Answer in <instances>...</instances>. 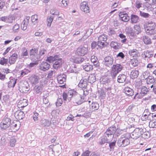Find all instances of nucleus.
I'll use <instances>...</instances> for the list:
<instances>
[{
    "mask_svg": "<svg viewBox=\"0 0 156 156\" xmlns=\"http://www.w3.org/2000/svg\"><path fill=\"white\" fill-rule=\"evenodd\" d=\"M92 108L94 110H97L99 107L97 103H93L91 105Z\"/></svg>",
    "mask_w": 156,
    "mask_h": 156,
    "instance_id": "nucleus-63",
    "label": "nucleus"
},
{
    "mask_svg": "<svg viewBox=\"0 0 156 156\" xmlns=\"http://www.w3.org/2000/svg\"><path fill=\"white\" fill-rule=\"evenodd\" d=\"M58 58V57L57 55L55 56L54 57L51 56L47 58V60L49 62H51L53 61H55V60H56V58Z\"/></svg>",
    "mask_w": 156,
    "mask_h": 156,
    "instance_id": "nucleus-50",
    "label": "nucleus"
},
{
    "mask_svg": "<svg viewBox=\"0 0 156 156\" xmlns=\"http://www.w3.org/2000/svg\"><path fill=\"white\" fill-rule=\"evenodd\" d=\"M17 57L18 56L16 54H13L9 58V62L10 65L14 64Z\"/></svg>",
    "mask_w": 156,
    "mask_h": 156,
    "instance_id": "nucleus-20",
    "label": "nucleus"
},
{
    "mask_svg": "<svg viewBox=\"0 0 156 156\" xmlns=\"http://www.w3.org/2000/svg\"><path fill=\"white\" fill-rule=\"evenodd\" d=\"M87 82L86 80H81L78 84L79 87L82 88L83 89H86L87 86Z\"/></svg>",
    "mask_w": 156,
    "mask_h": 156,
    "instance_id": "nucleus-27",
    "label": "nucleus"
},
{
    "mask_svg": "<svg viewBox=\"0 0 156 156\" xmlns=\"http://www.w3.org/2000/svg\"><path fill=\"white\" fill-rule=\"evenodd\" d=\"M143 41L146 44H150L151 43V40L150 38L146 36H144L143 38Z\"/></svg>",
    "mask_w": 156,
    "mask_h": 156,
    "instance_id": "nucleus-46",
    "label": "nucleus"
},
{
    "mask_svg": "<svg viewBox=\"0 0 156 156\" xmlns=\"http://www.w3.org/2000/svg\"><path fill=\"white\" fill-rule=\"evenodd\" d=\"M96 80V77L95 74H91L88 77V81L91 83H92L95 82Z\"/></svg>",
    "mask_w": 156,
    "mask_h": 156,
    "instance_id": "nucleus-33",
    "label": "nucleus"
},
{
    "mask_svg": "<svg viewBox=\"0 0 156 156\" xmlns=\"http://www.w3.org/2000/svg\"><path fill=\"white\" fill-rule=\"evenodd\" d=\"M38 50L37 49H32L30 51V55L32 60L33 61L39 60L41 57L37 55Z\"/></svg>",
    "mask_w": 156,
    "mask_h": 156,
    "instance_id": "nucleus-6",
    "label": "nucleus"
},
{
    "mask_svg": "<svg viewBox=\"0 0 156 156\" xmlns=\"http://www.w3.org/2000/svg\"><path fill=\"white\" fill-rule=\"evenodd\" d=\"M16 140L13 137H12L10 139L9 143L11 147H14L15 146L16 143Z\"/></svg>",
    "mask_w": 156,
    "mask_h": 156,
    "instance_id": "nucleus-49",
    "label": "nucleus"
},
{
    "mask_svg": "<svg viewBox=\"0 0 156 156\" xmlns=\"http://www.w3.org/2000/svg\"><path fill=\"white\" fill-rule=\"evenodd\" d=\"M130 143V140L128 138L122 136L119 139L117 144L119 147H123L128 145Z\"/></svg>",
    "mask_w": 156,
    "mask_h": 156,
    "instance_id": "nucleus-4",
    "label": "nucleus"
},
{
    "mask_svg": "<svg viewBox=\"0 0 156 156\" xmlns=\"http://www.w3.org/2000/svg\"><path fill=\"white\" fill-rule=\"evenodd\" d=\"M130 20L132 23H136L139 21V18L138 16L135 15H131L130 16Z\"/></svg>",
    "mask_w": 156,
    "mask_h": 156,
    "instance_id": "nucleus-29",
    "label": "nucleus"
},
{
    "mask_svg": "<svg viewBox=\"0 0 156 156\" xmlns=\"http://www.w3.org/2000/svg\"><path fill=\"white\" fill-rule=\"evenodd\" d=\"M135 129L139 130L138 132L139 133V135L141 136L142 134L144 133V132L146 130V129L143 126L136 128Z\"/></svg>",
    "mask_w": 156,
    "mask_h": 156,
    "instance_id": "nucleus-40",
    "label": "nucleus"
},
{
    "mask_svg": "<svg viewBox=\"0 0 156 156\" xmlns=\"http://www.w3.org/2000/svg\"><path fill=\"white\" fill-rule=\"evenodd\" d=\"M55 73V70H51L49 71L47 76V78L50 79L52 77L53 75Z\"/></svg>",
    "mask_w": 156,
    "mask_h": 156,
    "instance_id": "nucleus-60",
    "label": "nucleus"
},
{
    "mask_svg": "<svg viewBox=\"0 0 156 156\" xmlns=\"http://www.w3.org/2000/svg\"><path fill=\"white\" fill-rule=\"evenodd\" d=\"M8 61V59H5L4 58H2L1 59L0 64L2 65H3L5 64H6Z\"/></svg>",
    "mask_w": 156,
    "mask_h": 156,
    "instance_id": "nucleus-57",
    "label": "nucleus"
},
{
    "mask_svg": "<svg viewBox=\"0 0 156 156\" xmlns=\"http://www.w3.org/2000/svg\"><path fill=\"white\" fill-rule=\"evenodd\" d=\"M28 105V102L27 100L23 99L20 100L18 104V106L19 108H22Z\"/></svg>",
    "mask_w": 156,
    "mask_h": 156,
    "instance_id": "nucleus-21",
    "label": "nucleus"
},
{
    "mask_svg": "<svg viewBox=\"0 0 156 156\" xmlns=\"http://www.w3.org/2000/svg\"><path fill=\"white\" fill-rule=\"evenodd\" d=\"M17 79L13 78L10 79V80L7 83L8 84V87L9 88L13 87L16 82Z\"/></svg>",
    "mask_w": 156,
    "mask_h": 156,
    "instance_id": "nucleus-28",
    "label": "nucleus"
},
{
    "mask_svg": "<svg viewBox=\"0 0 156 156\" xmlns=\"http://www.w3.org/2000/svg\"><path fill=\"white\" fill-rule=\"evenodd\" d=\"M20 123L18 121H14L11 124V129H13V130H18L20 128Z\"/></svg>",
    "mask_w": 156,
    "mask_h": 156,
    "instance_id": "nucleus-17",
    "label": "nucleus"
},
{
    "mask_svg": "<svg viewBox=\"0 0 156 156\" xmlns=\"http://www.w3.org/2000/svg\"><path fill=\"white\" fill-rule=\"evenodd\" d=\"M41 125L44 127H47L51 124V122L49 120L45 119H41L40 122Z\"/></svg>",
    "mask_w": 156,
    "mask_h": 156,
    "instance_id": "nucleus-24",
    "label": "nucleus"
},
{
    "mask_svg": "<svg viewBox=\"0 0 156 156\" xmlns=\"http://www.w3.org/2000/svg\"><path fill=\"white\" fill-rule=\"evenodd\" d=\"M111 47L115 49H118L119 48V46L118 45V43L116 42L112 41L110 44Z\"/></svg>",
    "mask_w": 156,
    "mask_h": 156,
    "instance_id": "nucleus-43",
    "label": "nucleus"
},
{
    "mask_svg": "<svg viewBox=\"0 0 156 156\" xmlns=\"http://www.w3.org/2000/svg\"><path fill=\"white\" fill-rule=\"evenodd\" d=\"M139 75V71L136 70H133L130 73V77L132 79L136 78Z\"/></svg>",
    "mask_w": 156,
    "mask_h": 156,
    "instance_id": "nucleus-35",
    "label": "nucleus"
},
{
    "mask_svg": "<svg viewBox=\"0 0 156 156\" xmlns=\"http://www.w3.org/2000/svg\"><path fill=\"white\" fill-rule=\"evenodd\" d=\"M119 15L120 17V19L123 21L127 22L128 21L129 19V16H128L127 14L126 13H124L123 12H120Z\"/></svg>",
    "mask_w": 156,
    "mask_h": 156,
    "instance_id": "nucleus-13",
    "label": "nucleus"
},
{
    "mask_svg": "<svg viewBox=\"0 0 156 156\" xmlns=\"http://www.w3.org/2000/svg\"><path fill=\"white\" fill-rule=\"evenodd\" d=\"M29 85L28 84L27 82H25L23 83L20 85V91H22L23 93H26L27 91H28L29 90Z\"/></svg>",
    "mask_w": 156,
    "mask_h": 156,
    "instance_id": "nucleus-12",
    "label": "nucleus"
},
{
    "mask_svg": "<svg viewBox=\"0 0 156 156\" xmlns=\"http://www.w3.org/2000/svg\"><path fill=\"white\" fill-rule=\"evenodd\" d=\"M148 92L147 89L144 86H143L141 89L140 94L142 96H144Z\"/></svg>",
    "mask_w": 156,
    "mask_h": 156,
    "instance_id": "nucleus-37",
    "label": "nucleus"
},
{
    "mask_svg": "<svg viewBox=\"0 0 156 156\" xmlns=\"http://www.w3.org/2000/svg\"><path fill=\"white\" fill-rule=\"evenodd\" d=\"M87 48L84 47H80L77 49L76 54L78 55L83 56L87 54Z\"/></svg>",
    "mask_w": 156,
    "mask_h": 156,
    "instance_id": "nucleus-8",
    "label": "nucleus"
},
{
    "mask_svg": "<svg viewBox=\"0 0 156 156\" xmlns=\"http://www.w3.org/2000/svg\"><path fill=\"white\" fill-rule=\"evenodd\" d=\"M110 139L108 138L106 136H105L103 138H102L100 142V144L101 145L107 142Z\"/></svg>",
    "mask_w": 156,
    "mask_h": 156,
    "instance_id": "nucleus-47",
    "label": "nucleus"
},
{
    "mask_svg": "<svg viewBox=\"0 0 156 156\" xmlns=\"http://www.w3.org/2000/svg\"><path fill=\"white\" fill-rule=\"evenodd\" d=\"M149 126L150 127L156 128V120L150 121L149 123Z\"/></svg>",
    "mask_w": 156,
    "mask_h": 156,
    "instance_id": "nucleus-52",
    "label": "nucleus"
},
{
    "mask_svg": "<svg viewBox=\"0 0 156 156\" xmlns=\"http://www.w3.org/2000/svg\"><path fill=\"white\" fill-rule=\"evenodd\" d=\"M98 46L101 48L104 47L106 45H105V42L107 39V36L105 34H103L98 37Z\"/></svg>",
    "mask_w": 156,
    "mask_h": 156,
    "instance_id": "nucleus-5",
    "label": "nucleus"
},
{
    "mask_svg": "<svg viewBox=\"0 0 156 156\" xmlns=\"http://www.w3.org/2000/svg\"><path fill=\"white\" fill-rule=\"evenodd\" d=\"M57 80L59 83L63 84L66 81V75L64 74H61L57 77Z\"/></svg>",
    "mask_w": 156,
    "mask_h": 156,
    "instance_id": "nucleus-19",
    "label": "nucleus"
},
{
    "mask_svg": "<svg viewBox=\"0 0 156 156\" xmlns=\"http://www.w3.org/2000/svg\"><path fill=\"white\" fill-rule=\"evenodd\" d=\"M126 79V76L124 74H121L118 77L117 81L119 83H123L125 81Z\"/></svg>",
    "mask_w": 156,
    "mask_h": 156,
    "instance_id": "nucleus-34",
    "label": "nucleus"
},
{
    "mask_svg": "<svg viewBox=\"0 0 156 156\" xmlns=\"http://www.w3.org/2000/svg\"><path fill=\"white\" fill-rule=\"evenodd\" d=\"M31 21L34 25H36L37 23L38 17L36 15L32 16L31 17Z\"/></svg>",
    "mask_w": 156,
    "mask_h": 156,
    "instance_id": "nucleus-39",
    "label": "nucleus"
},
{
    "mask_svg": "<svg viewBox=\"0 0 156 156\" xmlns=\"http://www.w3.org/2000/svg\"><path fill=\"white\" fill-rule=\"evenodd\" d=\"M20 26L18 24H16L13 27V30L14 32H17V30H18L19 29Z\"/></svg>",
    "mask_w": 156,
    "mask_h": 156,
    "instance_id": "nucleus-61",
    "label": "nucleus"
},
{
    "mask_svg": "<svg viewBox=\"0 0 156 156\" xmlns=\"http://www.w3.org/2000/svg\"><path fill=\"white\" fill-rule=\"evenodd\" d=\"M62 103V99L61 98H58L56 103V105L57 106H60Z\"/></svg>",
    "mask_w": 156,
    "mask_h": 156,
    "instance_id": "nucleus-55",
    "label": "nucleus"
},
{
    "mask_svg": "<svg viewBox=\"0 0 156 156\" xmlns=\"http://www.w3.org/2000/svg\"><path fill=\"white\" fill-rule=\"evenodd\" d=\"M144 26L146 32L149 35L154 34L156 33V25L152 21L146 22Z\"/></svg>",
    "mask_w": 156,
    "mask_h": 156,
    "instance_id": "nucleus-1",
    "label": "nucleus"
},
{
    "mask_svg": "<svg viewBox=\"0 0 156 156\" xmlns=\"http://www.w3.org/2000/svg\"><path fill=\"white\" fill-rule=\"evenodd\" d=\"M84 60V58L82 57H78L76 58L75 62L79 63L83 62Z\"/></svg>",
    "mask_w": 156,
    "mask_h": 156,
    "instance_id": "nucleus-59",
    "label": "nucleus"
},
{
    "mask_svg": "<svg viewBox=\"0 0 156 156\" xmlns=\"http://www.w3.org/2000/svg\"><path fill=\"white\" fill-rule=\"evenodd\" d=\"M50 65L46 62H43L40 65L39 69L40 70L45 71L48 70L50 67Z\"/></svg>",
    "mask_w": 156,
    "mask_h": 156,
    "instance_id": "nucleus-16",
    "label": "nucleus"
},
{
    "mask_svg": "<svg viewBox=\"0 0 156 156\" xmlns=\"http://www.w3.org/2000/svg\"><path fill=\"white\" fill-rule=\"evenodd\" d=\"M62 60L61 58H56V60L55 61V62L53 65V67L54 69H57L62 64Z\"/></svg>",
    "mask_w": 156,
    "mask_h": 156,
    "instance_id": "nucleus-25",
    "label": "nucleus"
},
{
    "mask_svg": "<svg viewBox=\"0 0 156 156\" xmlns=\"http://www.w3.org/2000/svg\"><path fill=\"white\" fill-rule=\"evenodd\" d=\"M116 128L115 126H112L108 129L105 132V135L111 139L113 137V134L115 133Z\"/></svg>",
    "mask_w": 156,
    "mask_h": 156,
    "instance_id": "nucleus-9",
    "label": "nucleus"
},
{
    "mask_svg": "<svg viewBox=\"0 0 156 156\" xmlns=\"http://www.w3.org/2000/svg\"><path fill=\"white\" fill-rule=\"evenodd\" d=\"M97 57L94 55H92L91 57V61L92 62L95 63L97 62Z\"/></svg>",
    "mask_w": 156,
    "mask_h": 156,
    "instance_id": "nucleus-64",
    "label": "nucleus"
},
{
    "mask_svg": "<svg viewBox=\"0 0 156 156\" xmlns=\"http://www.w3.org/2000/svg\"><path fill=\"white\" fill-rule=\"evenodd\" d=\"M155 82V79L152 76H151L149 77L147 80V83L148 84L152 83Z\"/></svg>",
    "mask_w": 156,
    "mask_h": 156,
    "instance_id": "nucleus-51",
    "label": "nucleus"
},
{
    "mask_svg": "<svg viewBox=\"0 0 156 156\" xmlns=\"http://www.w3.org/2000/svg\"><path fill=\"white\" fill-rule=\"evenodd\" d=\"M150 136V133L148 131H146V130L142 134L141 137L143 138H148Z\"/></svg>",
    "mask_w": 156,
    "mask_h": 156,
    "instance_id": "nucleus-44",
    "label": "nucleus"
},
{
    "mask_svg": "<svg viewBox=\"0 0 156 156\" xmlns=\"http://www.w3.org/2000/svg\"><path fill=\"white\" fill-rule=\"evenodd\" d=\"M11 120L9 118H4L2 120L0 124V126L2 129H4L8 128L11 124Z\"/></svg>",
    "mask_w": 156,
    "mask_h": 156,
    "instance_id": "nucleus-7",
    "label": "nucleus"
},
{
    "mask_svg": "<svg viewBox=\"0 0 156 156\" xmlns=\"http://www.w3.org/2000/svg\"><path fill=\"white\" fill-rule=\"evenodd\" d=\"M153 55V53L151 51H146L144 52L143 57L144 58H150Z\"/></svg>",
    "mask_w": 156,
    "mask_h": 156,
    "instance_id": "nucleus-30",
    "label": "nucleus"
},
{
    "mask_svg": "<svg viewBox=\"0 0 156 156\" xmlns=\"http://www.w3.org/2000/svg\"><path fill=\"white\" fill-rule=\"evenodd\" d=\"M50 13L53 15H58L59 14V12L56 9H51L50 10Z\"/></svg>",
    "mask_w": 156,
    "mask_h": 156,
    "instance_id": "nucleus-48",
    "label": "nucleus"
},
{
    "mask_svg": "<svg viewBox=\"0 0 156 156\" xmlns=\"http://www.w3.org/2000/svg\"><path fill=\"white\" fill-rule=\"evenodd\" d=\"M98 94L100 97H101L102 98H104L105 96V93L103 90H101L98 91Z\"/></svg>",
    "mask_w": 156,
    "mask_h": 156,
    "instance_id": "nucleus-53",
    "label": "nucleus"
},
{
    "mask_svg": "<svg viewBox=\"0 0 156 156\" xmlns=\"http://www.w3.org/2000/svg\"><path fill=\"white\" fill-rule=\"evenodd\" d=\"M123 67L122 64H117L113 65L112 68L111 74L113 79L115 78L117 74L123 69Z\"/></svg>",
    "mask_w": 156,
    "mask_h": 156,
    "instance_id": "nucleus-2",
    "label": "nucleus"
},
{
    "mask_svg": "<svg viewBox=\"0 0 156 156\" xmlns=\"http://www.w3.org/2000/svg\"><path fill=\"white\" fill-rule=\"evenodd\" d=\"M101 82L105 85H109L110 84V79L107 77H104L102 78Z\"/></svg>",
    "mask_w": 156,
    "mask_h": 156,
    "instance_id": "nucleus-31",
    "label": "nucleus"
},
{
    "mask_svg": "<svg viewBox=\"0 0 156 156\" xmlns=\"http://www.w3.org/2000/svg\"><path fill=\"white\" fill-rule=\"evenodd\" d=\"M15 116L18 120L22 119L24 117V114L23 111H20L16 112L15 114Z\"/></svg>",
    "mask_w": 156,
    "mask_h": 156,
    "instance_id": "nucleus-26",
    "label": "nucleus"
},
{
    "mask_svg": "<svg viewBox=\"0 0 156 156\" xmlns=\"http://www.w3.org/2000/svg\"><path fill=\"white\" fill-rule=\"evenodd\" d=\"M84 99L79 94H77L76 96L74 97L73 99V102L75 103L78 105H80L83 101Z\"/></svg>",
    "mask_w": 156,
    "mask_h": 156,
    "instance_id": "nucleus-14",
    "label": "nucleus"
},
{
    "mask_svg": "<svg viewBox=\"0 0 156 156\" xmlns=\"http://www.w3.org/2000/svg\"><path fill=\"white\" fill-rule=\"evenodd\" d=\"M39 79V77L35 75H32L29 78L31 83L34 84H36L38 82Z\"/></svg>",
    "mask_w": 156,
    "mask_h": 156,
    "instance_id": "nucleus-15",
    "label": "nucleus"
},
{
    "mask_svg": "<svg viewBox=\"0 0 156 156\" xmlns=\"http://www.w3.org/2000/svg\"><path fill=\"white\" fill-rule=\"evenodd\" d=\"M77 93L76 92L73 90H69L67 94L65 92H64L62 94V97L64 101H66L68 100L69 101L71 100V98L74 99Z\"/></svg>",
    "mask_w": 156,
    "mask_h": 156,
    "instance_id": "nucleus-3",
    "label": "nucleus"
},
{
    "mask_svg": "<svg viewBox=\"0 0 156 156\" xmlns=\"http://www.w3.org/2000/svg\"><path fill=\"white\" fill-rule=\"evenodd\" d=\"M42 91L41 86H36L34 88V91L36 94L41 93Z\"/></svg>",
    "mask_w": 156,
    "mask_h": 156,
    "instance_id": "nucleus-36",
    "label": "nucleus"
},
{
    "mask_svg": "<svg viewBox=\"0 0 156 156\" xmlns=\"http://www.w3.org/2000/svg\"><path fill=\"white\" fill-rule=\"evenodd\" d=\"M46 52V50L44 49L41 50L40 51L39 55H38L39 56L41 57V59L44 57L43 55L45 54Z\"/></svg>",
    "mask_w": 156,
    "mask_h": 156,
    "instance_id": "nucleus-56",
    "label": "nucleus"
},
{
    "mask_svg": "<svg viewBox=\"0 0 156 156\" xmlns=\"http://www.w3.org/2000/svg\"><path fill=\"white\" fill-rule=\"evenodd\" d=\"M93 30L92 29H89L86 31V36L89 37L92 33Z\"/></svg>",
    "mask_w": 156,
    "mask_h": 156,
    "instance_id": "nucleus-62",
    "label": "nucleus"
},
{
    "mask_svg": "<svg viewBox=\"0 0 156 156\" xmlns=\"http://www.w3.org/2000/svg\"><path fill=\"white\" fill-rule=\"evenodd\" d=\"M130 64L134 67L137 66L139 64L138 60L136 59L133 58L131 59L130 62Z\"/></svg>",
    "mask_w": 156,
    "mask_h": 156,
    "instance_id": "nucleus-41",
    "label": "nucleus"
},
{
    "mask_svg": "<svg viewBox=\"0 0 156 156\" xmlns=\"http://www.w3.org/2000/svg\"><path fill=\"white\" fill-rule=\"evenodd\" d=\"M137 51L136 49H133L129 50V53L130 55L133 57L134 55L137 53Z\"/></svg>",
    "mask_w": 156,
    "mask_h": 156,
    "instance_id": "nucleus-54",
    "label": "nucleus"
},
{
    "mask_svg": "<svg viewBox=\"0 0 156 156\" xmlns=\"http://www.w3.org/2000/svg\"><path fill=\"white\" fill-rule=\"evenodd\" d=\"M134 29L135 33L138 34L141 32V28L140 26L139 25H135L134 26Z\"/></svg>",
    "mask_w": 156,
    "mask_h": 156,
    "instance_id": "nucleus-42",
    "label": "nucleus"
},
{
    "mask_svg": "<svg viewBox=\"0 0 156 156\" xmlns=\"http://www.w3.org/2000/svg\"><path fill=\"white\" fill-rule=\"evenodd\" d=\"M83 68L85 71L88 72L93 69V67L88 64L85 65L83 66Z\"/></svg>",
    "mask_w": 156,
    "mask_h": 156,
    "instance_id": "nucleus-38",
    "label": "nucleus"
},
{
    "mask_svg": "<svg viewBox=\"0 0 156 156\" xmlns=\"http://www.w3.org/2000/svg\"><path fill=\"white\" fill-rule=\"evenodd\" d=\"M113 61L114 59L112 57L107 56L104 58L103 63L105 66H109L113 64Z\"/></svg>",
    "mask_w": 156,
    "mask_h": 156,
    "instance_id": "nucleus-11",
    "label": "nucleus"
},
{
    "mask_svg": "<svg viewBox=\"0 0 156 156\" xmlns=\"http://www.w3.org/2000/svg\"><path fill=\"white\" fill-rule=\"evenodd\" d=\"M125 31L128 34H130L131 36H133L134 33L132 32V29L130 27H126L125 29Z\"/></svg>",
    "mask_w": 156,
    "mask_h": 156,
    "instance_id": "nucleus-45",
    "label": "nucleus"
},
{
    "mask_svg": "<svg viewBox=\"0 0 156 156\" xmlns=\"http://www.w3.org/2000/svg\"><path fill=\"white\" fill-rule=\"evenodd\" d=\"M123 91L127 95L130 96L133 95V90L129 87H125L123 90Z\"/></svg>",
    "mask_w": 156,
    "mask_h": 156,
    "instance_id": "nucleus-22",
    "label": "nucleus"
},
{
    "mask_svg": "<svg viewBox=\"0 0 156 156\" xmlns=\"http://www.w3.org/2000/svg\"><path fill=\"white\" fill-rule=\"evenodd\" d=\"M138 129H135L133 132L130 134L131 137L134 139H137L140 136L138 133Z\"/></svg>",
    "mask_w": 156,
    "mask_h": 156,
    "instance_id": "nucleus-23",
    "label": "nucleus"
},
{
    "mask_svg": "<svg viewBox=\"0 0 156 156\" xmlns=\"http://www.w3.org/2000/svg\"><path fill=\"white\" fill-rule=\"evenodd\" d=\"M30 19V17H27L23 20L21 25V27L22 30H26L27 26L29 23V20Z\"/></svg>",
    "mask_w": 156,
    "mask_h": 156,
    "instance_id": "nucleus-18",
    "label": "nucleus"
},
{
    "mask_svg": "<svg viewBox=\"0 0 156 156\" xmlns=\"http://www.w3.org/2000/svg\"><path fill=\"white\" fill-rule=\"evenodd\" d=\"M39 114L38 113L36 112H34V115H33V118L35 121H37L38 120V116Z\"/></svg>",
    "mask_w": 156,
    "mask_h": 156,
    "instance_id": "nucleus-58",
    "label": "nucleus"
},
{
    "mask_svg": "<svg viewBox=\"0 0 156 156\" xmlns=\"http://www.w3.org/2000/svg\"><path fill=\"white\" fill-rule=\"evenodd\" d=\"M80 8L81 10L85 13H87L90 12L89 7L87 2H83L81 3Z\"/></svg>",
    "mask_w": 156,
    "mask_h": 156,
    "instance_id": "nucleus-10",
    "label": "nucleus"
},
{
    "mask_svg": "<svg viewBox=\"0 0 156 156\" xmlns=\"http://www.w3.org/2000/svg\"><path fill=\"white\" fill-rule=\"evenodd\" d=\"M43 94V95L42 97L43 103L45 105L48 104L49 101L47 98L49 95V93L47 92H44Z\"/></svg>",
    "mask_w": 156,
    "mask_h": 156,
    "instance_id": "nucleus-32",
    "label": "nucleus"
}]
</instances>
